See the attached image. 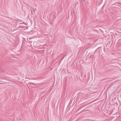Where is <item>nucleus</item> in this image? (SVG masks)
Listing matches in <instances>:
<instances>
[{"mask_svg":"<svg viewBox=\"0 0 121 121\" xmlns=\"http://www.w3.org/2000/svg\"><path fill=\"white\" fill-rule=\"evenodd\" d=\"M102 51V50L101 49H100L99 50V51L100 52H101V51Z\"/></svg>","mask_w":121,"mask_h":121,"instance_id":"obj_2","label":"nucleus"},{"mask_svg":"<svg viewBox=\"0 0 121 121\" xmlns=\"http://www.w3.org/2000/svg\"><path fill=\"white\" fill-rule=\"evenodd\" d=\"M102 48V47H98L97 49L95 51V52H96V51L98 50L99 49V48H100V49H101V48Z\"/></svg>","mask_w":121,"mask_h":121,"instance_id":"obj_1","label":"nucleus"}]
</instances>
